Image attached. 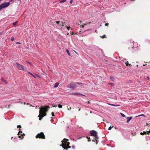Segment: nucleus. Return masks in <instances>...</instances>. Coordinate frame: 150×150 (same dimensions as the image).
<instances>
[{
    "label": "nucleus",
    "mask_w": 150,
    "mask_h": 150,
    "mask_svg": "<svg viewBox=\"0 0 150 150\" xmlns=\"http://www.w3.org/2000/svg\"><path fill=\"white\" fill-rule=\"evenodd\" d=\"M50 107L48 106H45L44 107L42 106L40 108L39 113L44 117L46 116L47 114L46 112L48 110V109Z\"/></svg>",
    "instance_id": "f257e3e1"
},
{
    "label": "nucleus",
    "mask_w": 150,
    "mask_h": 150,
    "mask_svg": "<svg viewBox=\"0 0 150 150\" xmlns=\"http://www.w3.org/2000/svg\"><path fill=\"white\" fill-rule=\"evenodd\" d=\"M68 141V139L65 138H64L62 141V146L63 148L67 150L68 148H71V146H69V142H67Z\"/></svg>",
    "instance_id": "f03ea898"
},
{
    "label": "nucleus",
    "mask_w": 150,
    "mask_h": 150,
    "mask_svg": "<svg viewBox=\"0 0 150 150\" xmlns=\"http://www.w3.org/2000/svg\"><path fill=\"white\" fill-rule=\"evenodd\" d=\"M90 133L91 136H94L95 139H99V138L97 135V133L96 131L94 130L91 131Z\"/></svg>",
    "instance_id": "7ed1b4c3"
},
{
    "label": "nucleus",
    "mask_w": 150,
    "mask_h": 150,
    "mask_svg": "<svg viewBox=\"0 0 150 150\" xmlns=\"http://www.w3.org/2000/svg\"><path fill=\"white\" fill-rule=\"evenodd\" d=\"M16 64L17 65V67L18 69L20 70H23L25 71L26 70V68L24 67L23 65L19 64L17 63H16Z\"/></svg>",
    "instance_id": "20e7f679"
},
{
    "label": "nucleus",
    "mask_w": 150,
    "mask_h": 150,
    "mask_svg": "<svg viewBox=\"0 0 150 150\" xmlns=\"http://www.w3.org/2000/svg\"><path fill=\"white\" fill-rule=\"evenodd\" d=\"M10 2H4L0 5V10H1L3 8L8 7L10 4Z\"/></svg>",
    "instance_id": "39448f33"
},
{
    "label": "nucleus",
    "mask_w": 150,
    "mask_h": 150,
    "mask_svg": "<svg viewBox=\"0 0 150 150\" xmlns=\"http://www.w3.org/2000/svg\"><path fill=\"white\" fill-rule=\"evenodd\" d=\"M35 137L36 138H39L42 139H45V136L42 132H41L40 133L38 134Z\"/></svg>",
    "instance_id": "423d86ee"
},
{
    "label": "nucleus",
    "mask_w": 150,
    "mask_h": 150,
    "mask_svg": "<svg viewBox=\"0 0 150 150\" xmlns=\"http://www.w3.org/2000/svg\"><path fill=\"white\" fill-rule=\"evenodd\" d=\"M82 84V83L79 82H76L75 84L71 83L69 85V88L73 89L76 86V84L80 85Z\"/></svg>",
    "instance_id": "0eeeda50"
},
{
    "label": "nucleus",
    "mask_w": 150,
    "mask_h": 150,
    "mask_svg": "<svg viewBox=\"0 0 150 150\" xmlns=\"http://www.w3.org/2000/svg\"><path fill=\"white\" fill-rule=\"evenodd\" d=\"M28 73L29 74H30L32 76H33L35 78H36L37 77H39V78L40 77V76H38V74H33L32 73H31L29 71H28Z\"/></svg>",
    "instance_id": "6e6552de"
},
{
    "label": "nucleus",
    "mask_w": 150,
    "mask_h": 150,
    "mask_svg": "<svg viewBox=\"0 0 150 150\" xmlns=\"http://www.w3.org/2000/svg\"><path fill=\"white\" fill-rule=\"evenodd\" d=\"M71 95H76V96H78V95H82V96H86L85 95H84L83 94H82L78 93H71Z\"/></svg>",
    "instance_id": "1a4fd4ad"
},
{
    "label": "nucleus",
    "mask_w": 150,
    "mask_h": 150,
    "mask_svg": "<svg viewBox=\"0 0 150 150\" xmlns=\"http://www.w3.org/2000/svg\"><path fill=\"white\" fill-rule=\"evenodd\" d=\"M132 117H127V123H128L132 119Z\"/></svg>",
    "instance_id": "9d476101"
},
{
    "label": "nucleus",
    "mask_w": 150,
    "mask_h": 150,
    "mask_svg": "<svg viewBox=\"0 0 150 150\" xmlns=\"http://www.w3.org/2000/svg\"><path fill=\"white\" fill-rule=\"evenodd\" d=\"M25 135V134L24 133H23L22 134H21L20 136H18V137L21 138V139H22Z\"/></svg>",
    "instance_id": "9b49d317"
},
{
    "label": "nucleus",
    "mask_w": 150,
    "mask_h": 150,
    "mask_svg": "<svg viewBox=\"0 0 150 150\" xmlns=\"http://www.w3.org/2000/svg\"><path fill=\"white\" fill-rule=\"evenodd\" d=\"M38 117H39V120H41L43 117H42V115L41 114H40V113H39V115L38 116Z\"/></svg>",
    "instance_id": "f8f14e48"
},
{
    "label": "nucleus",
    "mask_w": 150,
    "mask_h": 150,
    "mask_svg": "<svg viewBox=\"0 0 150 150\" xmlns=\"http://www.w3.org/2000/svg\"><path fill=\"white\" fill-rule=\"evenodd\" d=\"M59 84V83H56L54 84V88H56L57 87H58V86Z\"/></svg>",
    "instance_id": "ddd939ff"
},
{
    "label": "nucleus",
    "mask_w": 150,
    "mask_h": 150,
    "mask_svg": "<svg viewBox=\"0 0 150 150\" xmlns=\"http://www.w3.org/2000/svg\"><path fill=\"white\" fill-rule=\"evenodd\" d=\"M1 80L2 81L4 82L6 84H7V81L5 79H4L3 78H1Z\"/></svg>",
    "instance_id": "4468645a"
},
{
    "label": "nucleus",
    "mask_w": 150,
    "mask_h": 150,
    "mask_svg": "<svg viewBox=\"0 0 150 150\" xmlns=\"http://www.w3.org/2000/svg\"><path fill=\"white\" fill-rule=\"evenodd\" d=\"M144 132V131L143 132H141V133H140V134L141 135H143L144 134H146V132Z\"/></svg>",
    "instance_id": "2eb2a0df"
},
{
    "label": "nucleus",
    "mask_w": 150,
    "mask_h": 150,
    "mask_svg": "<svg viewBox=\"0 0 150 150\" xmlns=\"http://www.w3.org/2000/svg\"><path fill=\"white\" fill-rule=\"evenodd\" d=\"M108 104L109 105H112V106H115V107H117V106H120V105H115V104Z\"/></svg>",
    "instance_id": "dca6fc26"
},
{
    "label": "nucleus",
    "mask_w": 150,
    "mask_h": 150,
    "mask_svg": "<svg viewBox=\"0 0 150 150\" xmlns=\"http://www.w3.org/2000/svg\"><path fill=\"white\" fill-rule=\"evenodd\" d=\"M66 51L67 52L68 55L69 56H70L71 55V54H70V53H69V52L68 50V49L66 50Z\"/></svg>",
    "instance_id": "f3484780"
},
{
    "label": "nucleus",
    "mask_w": 150,
    "mask_h": 150,
    "mask_svg": "<svg viewBox=\"0 0 150 150\" xmlns=\"http://www.w3.org/2000/svg\"><path fill=\"white\" fill-rule=\"evenodd\" d=\"M125 64H126V65L127 66L128 65H131V64H129V63H128V61H127L126 62H125Z\"/></svg>",
    "instance_id": "a211bd4d"
},
{
    "label": "nucleus",
    "mask_w": 150,
    "mask_h": 150,
    "mask_svg": "<svg viewBox=\"0 0 150 150\" xmlns=\"http://www.w3.org/2000/svg\"><path fill=\"white\" fill-rule=\"evenodd\" d=\"M120 115H121L123 117H125V115H124L122 113H120Z\"/></svg>",
    "instance_id": "6ab92c4d"
},
{
    "label": "nucleus",
    "mask_w": 150,
    "mask_h": 150,
    "mask_svg": "<svg viewBox=\"0 0 150 150\" xmlns=\"http://www.w3.org/2000/svg\"><path fill=\"white\" fill-rule=\"evenodd\" d=\"M58 107L59 108H62V106L61 105L59 104L58 105Z\"/></svg>",
    "instance_id": "aec40b11"
},
{
    "label": "nucleus",
    "mask_w": 150,
    "mask_h": 150,
    "mask_svg": "<svg viewBox=\"0 0 150 150\" xmlns=\"http://www.w3.org/2000/svg\"><path fill=\"white\" fill-rule=\"evenodd\" d=\"M101 37L103 38H106V37L105 35H104L103 36H102Z\"/></svg>",
    "instance_id": "412c9836"
},
{
    "label": "nucleus",
    "mask_w": 150,
    "mask_h": 150,
    "mask_svg": "<svg viewBox=\"0 0 150 150\" xmlns=\"http://www.w3.org/2000/svg\"><path fill=\"white\" fill-rule=\"evenodd\" d=\"M113 127V126H110L109 128H108V129L109 130H110Z\"/></svg>",
    "instance_id": "4be33fe9"
},
{
    "label": "nucleus",
    "mask_w": 150,
    "mask_h": 150,
    "mask_svg": "<svg viewBox=\"0 0 150 150\" xmlns=\"http://www.w3.org/2000/svg\"><path fill=\"white\" fill-rule=\"evenodd\" d=\"M66 1V0H62V1H60V3L64 2H65Z\"/></svg>",
    "instance_id": "5701e85b"
},
{
    "label": "nucleus",
    "mask_w": 150,
    "mask_h": 150,
    "mask_svg": "<svg viewBox=\"0 0 150 150\" xmlns=\"http://www.w3.org/2000/svg\"><path fill=\"white\" fill-rule=\"evenodd\" d=\"M18 23V21H16L15 22L13 23V24L14 25H16V24Z\"/></svg>",
    "instance_id": "b1692460"
},
{
    "label": "nucleus",
    "mask_w": 150,
    "mask_h": 150,
    "mask_svg": "<svg viewBox=\"0 0 150 150\" xmlns=\"http://www.w3.org/2000/svg\"><path fill=\"white\" fill-rule=\"evenodd\" d=\"M87 138V139H88V142H89V141H91V140H90V137H86Z\"/></svg>",
    "instance_id": "393cba45"
},
{
    "label": "nucleus",
    "mask_w": 150,
    "mask_h": 150,
    "mask_svg": "<svg viewBox=\"0 0 150 150\" xmlns=\"http://www.w3.org/2000/svg\"><path fill=\"white\" fill-rule=\"evenodd\" d=\"M14 40V37H12L11 39V40L12 41H13Z\"/></svg>",
    "instance_id": "a878e982"
},
{
    "label": "nucleus",
    "mask_w": 150,
    "mask_h": 150,
    "mask_svg": "<svg viewBox=\"0 0 150 150\" xmlns=\"http://www.w3.org/2000/svg\"><path fill=\"white\" fill-rule=\"evenodd\" d=\"M132 134L134 136V135H136V132H134V133L132 132Z\"/></svg>",
    "instance_id": "bb28decb"
},
{
    "label": "nucleus",
    "mask_w": 150,
    "mask_h": 150,
    "mask_svg": "<svg viewBox=\"0 0 150 150\" xmlns=\"http://www.w3.org/2000/svg\"><path fill=\"white\" fill-rule=\"evenodd\" d=\"M21 127L20 125H18L17 126L18 128H21Z\"/></svg>",
    "instance_id": "cd10ccee"
},
{
    "label": "nucleus",
    "mask_w": 150,
    "mask_h": 150,
    "mask_svg": "<svg viewBox=\"0 0 150 150\" xmlns=\"http://www.w3.org/2000/svg\"><path fill=\"white\" fill-rule=\"evenodd\" d=\"M109 25V24L108 23H106L105 24V26H108Z\"/></svg>",
    "instance_id": "c85d7f7f"
},
{
    "label": "nucleus",
    "mask_w": 150,
    "mask_h": 150,
    "mask_svg": "<svg viewBox=\"0 0 150 150\" xmlns=\"http://www.w3.org/2000/svg\"><path fill=\"white\" fill-rule=\"evenodd\" d=\"M52 116H54V115L53 112H52Z\"/></svg>",
    "instance_id": "c756f323"
},
{
    "label": "nucleus",
    "mask_w": 150,
    "mask_h": 150,
    "mask_svg": "<svg viewBox=\"0 0 150 150\" xmlns=\"http://www.w3.org/2000/svg\"><path fill=\"white\" fill-rule=\"evenodd\" d=\"M26 62H27L28 63V64H30V65H32L31 64L30 62H28V61H26Z\"/></svg>",
    "instance_id": "7c9ffc66"
},
{
    "label": "nucleus",
    "mask_w": 150,
    "mask_h": 150,
    "mask_svg": "<svg viewBox=\"0 0 150 150\" xmlns=\"http://www.w3.org/2000/svg\"><path fill=\"white\" fill-rule=\"evenodd\" d=\"M73 0H71V1H70V3L71 4L72 2H73Z\"/></svg>",
    "instance_id": "2f4dec72"
},
{
    "label": "nucleus",
    "mask_w": 150,
    "mask_h": 150,
    "mask_svg": "<svg viewBox=\"0 0 150 150\" xmlns=\"http://www.w3.org/2000/svg\"><path fill=\"white\" fill-rule=\"evenodd\" d=\"M67 28L68 30H69L70 27L69 26H67Z\"/></svg>",
    "instance_id": "473e14b6"
},
{
    "label": "nucleus",
    "mask_w": 150,
    "mask_h": 150,
    "mask_svg": "<svg viewBox=\"0 0 150 150\" xmlns=\"http://www.w3.org/2000/svg\"><path fill=\"white\" fill-rule=\"evenodd\" d=\"M144 116V115H143V114H142V115H139L138 116H137L136 117H138V116Z\"/></svg>",
    "instance_id": "72a5a7b5"
},
{
    "label": "nucleus",
    "mask_w": 150,
    "mask_h": 150,
    "mask_svg": "<svg viewBox=\"0 0 150 150\" xmlns=\"http://www.w3.org/2000/svg\"><path fill=\"white\" fill-rule=\"evenodd\" d=\"M96 144H97L98 142V140H97V139H96Z\"/></svg>",
    "instance_id": "f704fd0d"
},
{
    "label": "nucleus",
    "mask_w": 150,
    "mask_h": 150,
    "mask_svg": "<svg viewBox=\"0 0 150 150\" xmlns=\"http://www.w3.org/2000/svg\"><path fill=\"white\" fill-rule=\"evenodd\" d=\"M55 22L56 23H57V24H59L60 23V22L59 21H55Z\"/></svg>",
    "instance_id": "c9c22d12"
},
{
    "label": "nucleus",
    "mask_w": 150,
    "mask_h": 150,
    "mask_svg": "<svg viewBox=\"0 0 150 150\" xmlns=\"http://www.w3.org/2000/svg\"><path fill=\"white\" fill-rule=\"evenodd\" d=\"M19 130H20V131L19 132V133H22V132L20 131V129H19Z\"/></svg>",
    "instance_id": "e433bc0d"
},
{
    "label": "nucleus",
    "mask_w": 150,
    "mask_h": 150,
    "mask_svg": "<svg viewBox=\"0 0 150 150\" xmlns=\"http://www.w3.org/2000/svg\"><path fill=\"white\" fill-rule=\"evenodd\" d=\"M96 139H93L92 141L93 142H96Z\"/></svg>",
    "instance_id": "4c0bfd02"
},
{
    "label": "nucleus",
    "mask_w": 150,
    "mask_h": 150,
    "mask_svg": "<svg viewBox=\"0 0 150 150\" xmlns=\"http://www.w3.org/2000/svg\"><path fill=\"white\" fill-rule=\"evenodd\" d=\"M87 103H88V104H90V101H88Z\"/></svg>",
    "instance_id": "58836bf2"
},
{
    "label": "nucleus",
    "mask_w": 150,
    "mask_h": 150,
    "mask_svg": "<svg viewBox=\"0 0 150 150\" xmlns=\"http://www.w3.org/2000/svg\"><path fill=\"white\" fill-rule=\"evenodd\" d=\"M72 147L74 149V148H75V146H74V145H73V146H72Z\"/></svg>",
    "instance_id": "ea45409f"
},
{
    "label": "nucleus",
    "mask_w": 150,
    "mask_h": 150,
    "mask_svg": "<svg viewBox=\"0 0 150 150\" xmlns=\"http://www.w3.org/2000/svg\"><path fill=\"white\" fill-rule=\"evenodd\" d=\"M16 44H21V43H20V42H16Z\"/></svg>",
    "instance_id": "a19ab883"
},
{
    "label": "nucleus",
    "mask_w": 150,
    "mask_h": 150,
    "mask_svg": "<svg viewBox=\"0 0 150 150\" xmlns=\"http://www.w3.org/2000/svg\"><path fill=\"white\" fill-rule=\"evenodd\" d=\"M18 135L19 136H20L19 135H20V133H19V132H18Z\"/></svg>",
    "instance_id": "79ce46f5"
},
{
    "label": "nucleus",
    "mask_w": 150,
    "mask_h": 150,
    "mask_svg": "<svg viewBox=\"0 0 150 150\" xmlns=\"http://www.w3.org/2000/svg\"><path fill=\"white\" fill-rule=\"evenodd\" d=\"M52 22V21H50V23H52L53 24H54V23L53 22Z\"/></svg>",
    "instance_id": "37998d69"
},
{
    "label": "nucleus",
    "mask_w": 150,
    "mask_h": 150,
    "mask_svg": "<svg viewBox=\"0 0 150 150\" xmlns=\"http://www.w3.org/2000/svg\"><path fill=\"white\" fill-rule=\"evenodd\" d=\"M147 79H148V80H149V76H147Z\"/></svg>",
    "instance_id": "c03bdc74"
},
{
    "label": "nucleus",
    "mask_w": 150,
    "mask_h": 150,
    "mask_svg": "<svg viewBox=\"0 0 150 150\" xmlns=\"http://www.w3.org/2000/svg\"><path fill=\"white\" fill-rule=\"evenodd\" d=\"M65 23V22L63 23H62V26H64L63 24Z\"/></svg>",
    "instance_id": "a18cd8bd"
},
{
    "label": "nucleus",
    "mask_w": 150,
    "mask_h": 150,
    "mask_svg": "<svg viewBox=\"0 0 150 150\" xmlns=\"http://www.w3.org/2000/svg\"><path fill=\"white\" fill-rule=\"evenodd\" d=\"M112 77H113V76H110V79H111L112 78Z\"/></svg>",
    "instance_id": "49530a36"
},
{
    "label": "nucleus",
    "mask_w": 150,
    "mask_h": 150,
    "mask_svg": "<svg viewBox=\"0 0 150 150\" xmlns=\"http://www.w3.org/2000/svg\"><path fill=\"white\" fill-rule=\"evenodd\" d=\"M71 109V107H69V108H68V110H69V109Z\"/></svg>",
    "instance_id": "de8ad7c7"
},
{
    "label": "nucleus",
    "mask_w": 150,
    "mask_h": 150,
    "mask_svg": "<svg viewBox=\"0 0 150 150\" xmlns=\"http://www.w3.org/2000/svg\"><path fill=\"white\" fill-rule=\"evenodd\" d=\"M53 107H57V105L53 106Z\"/></svg>",
    "instance_id": "09e8293b"
},
{
    "label": "nucleus",
    "mask_w": 150,
    "mask_h": 150,
    "mask_svg": "<svg viewBox=\"0 0 150 150\" xmlns=\"http://www.w3.org/2000/svg\"><path fill=\"white\" fill-rule=\"evenodd\" d=\"M84 27V25H82V28Z\"/></svg>",
    "instance_id": "8fccbe9b"
},
{
    "label": "nucleus",
    "mask_w": 150,
    "mask_h": 150,
    "mask_svg": "<svg viewBox=\"0 0 150 150\" xmlns=\"http://www.w3.org/2000/svg\"><path fill=\"white\" fill-rule=\"evenodd\" d=\"M74 33H72V35H74Z\"/></svg>",
    "instance_id": "3c124183"
},
{
    "label": "nucleus",
    "mask_w": 150,
    "mask_h": 150,
    "mask_svg": "<svg viewBox=\"0 0 150 150\" xmlns=\"http://www.w3.org/2000/svg\"><path fill=\"white\" fill-rule=\"evenodd\" d=\"M109 84H112L113 83H110Z\"/></svg>",
    "instance_id": "603ef678"
},
{
    "label": "nucleus",
    "mask_w": 150,
    "mask_h": 150,
    "mask_svg": "<svg viewBox=\"0 0 150 150\" xmlns=\"http://www.w3.org/2000/svg\"><path fill=\"white\" fill-rule=\"evenodd\" d=\"M149 124L147 123H146V125H148Z\"/></svg>",
    "instance_id": "864d4df0"
},
{
    "label": "nucleus",
    "mask_w": 150,
    "mask_h": 150,
    "mask_svg": "<svg viewBox=\"0 0 150 150\" xmlns=\"http://www.w3.org/2000/svg\"><path fill=\"white\" fill-rule=\"evenodd\" d=\"M69 33H67V35H69Z\"/></svg>",
    "instance_id": "5fc2aeb1"
},
{
    "label": "nucleus",
    "mask_w": 150,
    "mask_h": 150,
    "mask_svg": "<svg viewBox=\"0 0 150 150\" xmlns=\"http://www.w3.org/2000/svg\"><path fill=\"white\" fill-rule=\"evenodd\" d=\"M80 110V109H79V111Z\"/></svg>",
    "instance_id": "6e6d98bb"
},
{
    "label": "nucleus",
    "mask_w": 150,
    "mask_h": 150,
    "mask_svg": "<svg viewBox=\"0 0 150 150\" xmlns=\"http://www.w3.org/2000/svg\"><path fill=\"white\" fill-rule=\"evenodd\" d=\"M13 138V137H11V139H12Z\"/></svg>",
    "instance_id": "4d7b16f0"
},
{
    "label": "nucleus",
    "mask_w": 150,
    "mask_h": 150,
    "mask_svg": "<svg viewBox=\"0 0 150 150\" xmlns=\"http://www.w3.org/2000/svg\"><path fill=\"white\" fill-rule=\"evenodd\" d=\"M95 32H97L96 30H95Z\"/></svg>",
    "instance_id": "13d9d810"
},
{
    "label": "nucleus",
    "mask_w": 150,
    "mask_h": 150,
    "mask_svg": "<svg viewBox=\"0 0 150 150\" xmlns=\"http://www.w3.org/2000/svg\"><path fill=\"white\" fill-rule=\"evenodd\" d=\"M95 32H97L96 30H95Z\"/></svg>",
    "instance_id": "bf43d9fd"
},
{
    "label": "nucleus",
    "mask_w": 150,
    "mask_h": 150,
    "mask_svg": "<svg viewBox=\"0 0 150 150\" xmlns=\"http://www.w3.org/2000/svg\"><path fill=\"white\" fill-rule=\"evenodd\" d=\"M75 52L76 53H77V52H76L75 51Z\"/></svg>",
    "instance_id": "052dcab7"
},
{
    "label": "nucleus",
    "mask_w": 150,
    "mask_h": 150,
    "mask_svg": "<svg viewBox=\"0 0 150 150\" xmlns=\"http://www.w3.org/2000/svg\"><path fill=\"white\" fill-rule=\"evenodd\" d=\"M2 0H0V2Z\"/></svg>",
    "instance_id": "680f3d73"
},
{
    "label": "nucleus",
    "mask_w": 150,
    "mask_h": 150,
    "mask_svg": "<svg viewBox=\"0 0 150 150\" xmlns=\"http://www.w3.org/2000/svg\"><path fill=\"white\" fill-rule=\"evenodd\" d=\"M80 22L81 23V21H80Z\"/></svg>",
    "instance_id": "e2e57ef3"
},
{
    "label": "nucleus",
    "mask_w": 150,
    "mask_h": 150,
    "mask_svg": "<svg viewBox=\"0 0 150 150\" xmlns=\"http://www.w3.org/2000/svg\"><path fill=\"white\" fill-rule=\"evenodd\" d=\"M129 81H130V82H131V80H130Z\"/></svg>",
    "instance_id": "0e129e2a"
}]
</instances>
